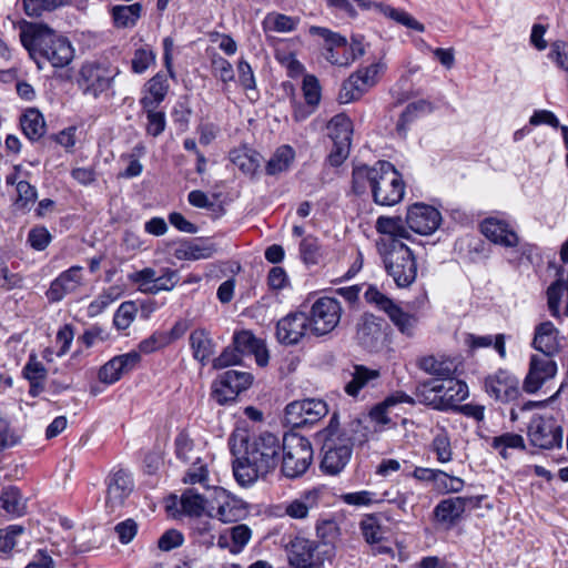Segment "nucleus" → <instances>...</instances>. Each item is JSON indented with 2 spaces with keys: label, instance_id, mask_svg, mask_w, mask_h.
Masks as SVG:
<instances>
[{
  "label": "nucleus",
  "instance_id": "9b49d317",
  "mask_svg": "<svg viewBox=\"0 0 568 568\" xmlns=\"http://www.w3.org/2000/svg\"><path fill=\"white\" fill-rule=\"evenodd\" d=\"M118 74V69H111L97 62H87L80 69L78 85L84 95L97 99L111 89Z\"/></svg>",
  "mask_w": 568,
  "mask_h": 568
},
{
  "label": "nucleus",
  "instance_id": "69168bd1",
  "mask_svg": "<svg viewBox=\"0 0 568 568\" xmlns=\"http://www.w3.org/2000/svg\"><path fill=\"white\" fill-rule=\"evenodd\" d=\"M425 102L420 101L417 103H410L405 108L396 124V132L399 136H406L407 125L416 118L417 111L423 110Z\"/></svg>",
  "mask_w": 568,
  "mask_h": 568
},
{
  "label": "nucleus",
  "instance_id": "13d9d810",
  "mask_svg": "<svg viewBox=\"0 0 568 568\" xmlns=\"http://www.w3.org/2000/svg\"><path fill=\"white\" fill-rule=\"evenodd\" d=\"M70 0H23L24 11L29 17H38L43 11L53 10Z\"/></svg>",
  "mask_w": 568,
  "mask_h": 568
},
{
  "label": "nucleus",
  "instance_id": "9d476101",
  "mask_svg": "<svg viewBox=\"0 0 568 568\" xmlns=\"http://www.w3.org/2000/svg\"><path fill=\"white\" fill-rule=\"evenodd\" d=\"M130 282L136 285L143 294L156 295L160 292H171L179 283L180 275L176 270L162 267H144L128 275Z\"/></svg>",
  "mask_w": 568,
  "mask_h": 568
},
{
  "label": "nucleus",
  "instance_id": "f8f14e48",
  "mask_svg": "<svg viewBox=\"0 0 568 568\" xmlns=\"http://www.w3.org/2000/svg\"><path fill=\"white\" fill-rule=\"evenodd\" d=\"M327 131L333 141L328 162L333 166H339L349 155L353 123L346 114L339 113L329 120Z\"/></svg>",
  "mask_w": 568,
  "mask_h": 568
},
{
  "label": "nucleus",
  "instance_id": "f704fd0d",
  "mask_svg": "<svg viewBox=\"0 0 568 568\" xmlns=\"http://www.w3.org/2000/svg\"><path fill=\"white\" fill-rule=\"evenodd\" d=\"M20 125L30 141H38L45 133L43 115L37 109H28L20 118Z\"/></svg>",
  "mask_w": 568,
  "mask_h": 568
},
{
  "label": "nucleus",
  "instance_id": "423d86ee",
  "mask_svg": "<svg viewBox=\"0 0 568 568\" xmlns=\"http://www.w3.org/2000/svg\"><path fill=\"white\" fill-rule=\"evenodd\" d=\"M310 33L324 40L323 55L333 65L348 67L364 54L361 41L353 39L349 43L344 36L327 28L313 26Z\"/></svg>",
  "mask_w": 568,
  "mask_h": 568
},
{
  "label": "nucleus",
  "instance_id": "c03bdc74",
  "mask_svg": "<svg viewBox=\"0 0 568 568\" xmlns=\"http://www.w3.org/2000/svg\"><path fill=\"white\" fill-rule=\"evenodd\" d=\"M381 325L373 315H364L357 325V338L365 346H372L381 335Z\"/></svg>",
  "mask_w": 568,
  "mask_h": 568
},
{
  "label": "nucleus",
  "instance_id": "6ab92c4d",
  "mask_svg": "<svg viewBox=\"0 0 568 568\" xmlns=\"http://www.w3.org/2000/svg\"><path fill=\"white\" fill-rule=\"evenodd\" d=\"M480 501L481 497L477 496H458L443 499L434 508V518L442 525L453 527L462 519L468 506L478 507Z\"/></svg>",
  "mask_w": 568,
  "mask_h": 568
},
{
  "label": "nucleus",
  "instance_id": "4be33fe9",
  "mask_svg": "<svg viewBox=\"0 0 568 568\" xmlns=\"http://www.w3.org/2000/svg\"><path fill=\"white\" fill-rule=\"evenodd\" d=\"M552 357L546 354L532 355L530 357L529 371L523 385L527 393H536L546 381L556 375L557 364Z\"/></svg>",
  "mask_w": 568,
  "mask_h": 568
},
{
  "label": "nucleus",
  "instance_id": "8fccbe9b",
  "mask_svg": "<svg viewBox=\"0 0 568 568\" xmlns=\"http://www.w3.org/2000/svg\"><path fill=\"white\" fill-rule=\"evenodd\" d=\"M181 506L185 514L191 516H200L205 507H209V500L194 489H186L181 496Z\"/></svg>",
  "mask_w": 568,
  "mask_h": 568
},
{
  "label": "nucleus",
  "instance_id": "7ed1b4c3",
  "mask_svg": "<svg viewBox=\"0 0 568 568\" xmlns=\"http://www.w3.org/2000/svg\"><path fill=\"white\" fill-rule=\"evenodd\" d=\"M377 251L387 274L398 287L410 286L417 276V263L413 251L402 241H377Z\"/></svg>",
  "mask_w": 568,
  "mask_h": 568
},
{
  "label": "nucleus",
  "instance_id": "49530a36",
  "mask_svg": "<svg viewBox=\"0 0 568 568\" xmlns=\"http://www.w3.org/2000/svg\"><path fill=\"white\" fill-rule=\"evenodd\" d=\"M465 341L471 348L489 347V346L494 345V348L497 351L499 356L501 358L506 357L505 335L504 334H497L496 336H491V335L478 336L475 334H467Z\"/></svg>",
  "mask_w": 568,
  "mask_h": 568
},
{
  "label": "nucleus",
  "instance_id": "aec40b11",
  "mask_svg": "<svg viewBox=\"0 0 568 568\" xmlns=\"http://www.w3.org/2000/svg\"><path fill=\"white\" fill-rule=\"evenodd\" d=\"M106 495L105 508L114 513L124 505L125 499L133 490V480L123 469L112 471L105 479Z\"/></svg>",
  "mask_w": 568,
  "mask_h": 568
},
{
  "label": "nucleus",
  "instance_id": "a18cd8bd",
  "mask_svg": "<svg viewBox=\"0 0 568 568\" xmlns=\"http://www.w3.org/2000/svg\"><path fill=\"white\" fill-rule=\"evenodd\" d=\"M214 248L211 245H202L195 242H189L181 245L175 251L178 260L197 261L212 257Z\"/></svg>",
  "mask_w": 568,
  "mask_h": 568
},
{
  "label": "nucleus",
  "instance_id": "37998d69",
  "mask_svg": "<svg viewBox=\"0 0 568 568\" xmlns=\"http://www.w3.org/2000/svg\"><path fill=\"white\" fill-rule=\"evenodd\" d=\"M361 530L366 542L371 545L381 544L385 535L381 515H366L361 521Z\"/></svg>",
  "mask_w": 568,
  "mask_h": 568
},
{
  "label": "nucleus",
  "instance_id": "58836bf2",
  "mask_svg": "<svg viewBox=\"0 0 568 568\" xmlns=\"http://www.w3.org/2000/svg\"><path fill=\"white\" fill-rule=\"evenodd\" d=\"M300 23V18L291 17L278 12L267 13L263 20V28L265 31L274 32H292Z\"/></svg>",
  "mask_w": 568,
  "mask_h": 568
},
{
  "label": "nucleus",
  "instance_id": "c756f323",
  "mask_svg": "<svg viewBox=\"0 0 568 568\" xmlns=\"http://www.w3.org/2000/svg\"><path fill=\"white\" fill-rule=\"evenodd\" d=\"M233 345L243 354H253L260 366H265L268 362V353L264 343L256 338L251 332L242 331L236 333L233 338Z\"/></svg>",
  "mask_w": 568,
  "mask_h": 568
},
{
  "label": "nucleus",
  "instance_id": "39448f33",
  "mask_svg": "<svg viewBox=\"0 0 568 568\" xmlns=\"http://www.w3.org/2000/svg\"><path fill=\"white\" fill-rule=\"evenodd\" d=\"M333 422L334 418L331 419L328 427L325 429L326 435L321 460V470L332 476L339 474L346 467L353 452L352 438L341 433Z\"/></svg>",
  "mask_w": 568,
  "mask_h": 568
},
{
  "label": "nucleus",
  "instance_id": "052dcab7",
  "mask_svg": "<svg viewBox=\"0 0 568 568\" xmlns=\"http://www.w3.org/2000/svg\"><path fill=\"white\" fill-rule=\"evenodd\" d=\"M136 306L133 302H124L116 310L113 323L119 329H126L134 321Z\"/></svg>",
  "mask_w": 568,
  "mask_h": 568
},
{
  "label": "nucleus",
  "instance_id": "393cba45",
  "mask_svg": "<svg viewBox=\"0 0 568 568\" xmlns=\"http://www.w3.org/2000/svg\"><path fill=\"white\" fill-rule=\"evenodd\" d=\"M310 318L303 312L290 313L277 322L276 337L280 343L295 345L310 328Z\"/></svg>",
  "mask_w": 568,
  "mask_h": 568
},
{
  "label": "nucleus",
  "instance_id": "4c0bfd02",
  "mask_svg": "<svg viewBox=\"0 0 568 568\" xmlns=\"http://www.w3.org/2000/svg\"><path fill=\"white\" fill-rule=\"evenodd\" d=\"M0 508L11 516H21L26 511V503L17 487L9 486L0 495Z\"/></svg>",
  "mask_w": 568,
  "mask_h": 568
},
{
  "label": "nucleus",
  "instance_id": "603ef678",
  "mask_svg": "<svg viewBox=\"0 0 568 568\" xmlns=\"http://www.w3.org/2000/svg\"><path fill=\"white\" fill-rule=\"evenodd\" d=\"M390 321L394 325L403 333L408 336H412L414 333V328L417 323V318L414 315L405 313L397 305H393L387 312Z\"/></svg>",
  "mask_w": 568,
  "mask_h": 568
},
{
  "label": "nucleus",
  "instance_id": "a211bd4d",
  "mask_svg": "<svg viewBox=\"0 0 568 568\" xmlns=\"http://www.w3.org/2000/svg\"><path fill=\"white\" fill-rule=\"evenodd\" d=\"M209 510L222 523H236L246 513L244 503L229 494L225 489L215 487L209 499Z\"/></svg>",
  "mask_w": 568,
  "mask_h": 568
},
{
  "label": "nucleus",
  "instance_id": "0e129e2a",
  "mask_svg": "<svg viewBox=\"0 0 568 568\" xmlns=\"http://www.w3.org/2000/svg\"><path fill=\"white\" fill-rule=\"evenodd\" d=\"M303 93L308 105L315 106L321 100V87L315 75L306 74L303 79Z\"/></svg>",
  "mask_w": 568,
  "mask_h": 568
},
{
  "label": "nucleus",
  "instance_id": "20e7f679",
  "mask_svg": "<svg viewBox=\"0 0 568 568\" xmlns=\"http://www.w3.org/2000/svg\"><path fill=\"white\" fill-rule=\"evenodd\" d=\"M415 395L419 403L432 406L434 409H456L458 404L468 397V386L453 375L443 382L426 381L420 383L416 387Z\"/></svg>",
  "mask_w": 568,
  "mask_h": 568
},
{
  "label": "nucleus",
  "instance_id": "412c9836",
  "mask_svg": "<svg viewBox=\"0 0 568 568\" xmlns=\"http://www.w3.org/2000/svg\"><path fill=\"white\" fill-rule=\"evenodd\" d=\"M405 220L407 227L413 232L429 235L440 225L442 215L430 205L416 203L408 209Z\"/></svg>",
  "mask_w": 568,
  "mask_h": 568
},
{
  "label": "nucleus",
  "instance_id": "2f4dec72",
  "mask_svg": "<svg viewBox=\"0 0 568 568\" xmlns=\"http://www.w3.org/2000/svg\"><path fill=\"white\" fill-rule=\"evenodd\" d=\"M320 500V490L312 489L304 491L297 498L285 505V514L293 519H304L308 511L317 507Z\"/></svg>",
  "mask_w": 568,
  "mask_h": 568
},
{
  "label": "nucleus",
  "instance_id": "338daca9",
  "mask_svg": "<svg viewBox=\"0 0 568 568\" xmlns=\"http://www.w3.org/2000/svg\"><path fill=\"white\" fill-rule=\"evenodd\" d=\"M170 345V338L163 332H155L139 344L142 353L150 354Z\"/></svg>",
  "mask_w": 568,
  "mask_h": 568
},
{
  "label": "nucleus",
  "instance_id": "774afa93",
  "mask_svg": "<svg viewBox=\"0 0 568 568\" xmlns=\"http://www.w3.org/2000/svg\"><path fill=\"white\" fill-rule=\"evenodd\" d=\"M558 68L568 72V43L565 41H556L551 44L548 53Z\"/></svg>",
  "mask_w": 568,
  "mask_h": 568
},
{
  "label": "nucleus",
  "instance_id": "c85d7f7f",
  "mask_svg": "<svg viewBox=\"0 0 568 568\" xmlns=\"http://www.w3.org/2000/svg\"><path fill=\"white\" fill-rule=\"evenodd\" d=\"M417 366L428 375L436 378L434 381L443 382L445 378L455 375L457 365L454 359L444 356L427 355L417 361Z\"/></svg>",
  "mask_w": 568,
  "mask_h": 568
},
{
  "label": "nucleus",
  "instance_id": "a878e982",
  "mask_svg": "<svg viewBox=\"0 0 568 568\" xmlns=\"http://www.w3.org/2000/svg\"><path fill=\"white\" fill-rule=\"evenodd\" d=\"M141 357L138 352L119 355L105 363L99 371V379L104 384L118 382L124 374L131 372L139 364Z\"/></svg>",
  "mask_w": 568,
  "mask_h": 568
},
{
  "label": "nucleus",
  "instance_id": "4468645a",
  "mask_svg": "<svg viewBox=\"0 0 568 568\" xmlns=\"http://www.w3.org/2000/svg\"><path fill=\"white\" fill-rule=\"evenodd\" d=\"M527 436L530 444L541 449H555L562 445V429L550 415H536L531 418Z\"/></svg>",
  "mask_w": 568,
  "mask_h": 568
},
{
  "label": "nucleus",
  "instance_id": "a19ab883",
  "mask_svg": "<svg viewBox=\"0 0 568 568\" xmlns=\"http://www.w3.org/2000/svg\"><path fill=\"white\" fill-rule=\"evenodd\" d=\"M430 450L436 455L437 462L447 464L453 460V447L448 432L445 428L438 429L430 443Z\"/></svg>",
  "mask_w": 568,
  "mask_h": 568
},
{
  "label": "nucleus",
  "instance_id": "79ce46f5",
  "mask_svg": "<svg viewBox=\"0 0 568 568\" xmlns=\"http://www.w3.org/2000/svg\"><path fill=\"white\" fill-rule=\"evenodd\" d=\"M141 11L142 7L140 3L115 6L112 8L113 22L118 28L133 27L141 17Z\"/></svg>",
  "mask_w": 568,
  "mask_h": 568
},
{
  "label": "nucleus",
  "instance_id": "f257e3e1",
  "mask_svg": "<svg viewBox=\"0 0 568 568\" xmlns=\"http://www.w3.org/2000/svg\"><path fill=\"white\" fill-rule=\"evenodd\" d=\"M281 442L272 433H262L245 442V452L233 463V473L237 483L250 486L260 477L275 469L278 462Z\"/></svg>",
  "mask_w": 568,
  "mask_h": 568
},
{
  "label": "nucleus",
  "instance_id": "ea45409f",
  "mask_svg": "<svg viewBox=\"0 0 568 568\" xmlns=\"http://www.w3.org/2000/svg\"><path fill=\"white\" fill-rule=\"evenodd\" d=\"M295 158V151L290 145L280 146L266 163V173L275 175L286 171Z\"/></svg>",
  "mask_w": 568,
  "mask_h": 568
},
{
  "label": "nucleus",
  "instance_id": "e433bc0d",
  "mask_svg": "<svg viewBox=\"0 0 568 568\" xmlns=\"http://www.w3.org/2000/svg\"><path fill=\"white\" fill-rule=\"evenodd\" d=\"M379 173V161L373 166L361 165L353 170V190L356 194H362L367 187L372 190L374 181Z\"/></svg>",
  "mask_w": 568,
  "mask_h": 568
},
{
  "label": "nucleus",
  "instance_id": "0eeeda50",
  "mask_svg": "<svg viewBox=\"0 0 568 568\" xmlns=\"http://www.w3.org/2000/svg\"><path fill=\"white\" fill-rule=\"evenodd\" d=\"M283 450L282 473L290 478L303 475L313 460L310 440L297 434L285 435L281 444Z\"/></svg>",
  "mask_w": 568,
  "mask_h": 568
},
{
  "label": "nucleus",
  "instance_id": "473e14b6",
  "mask_svg": "<svg viewBox=\"0 0 568 568\" xmlns=\"http://www.w3.org/2000/svg\"><path fill=\"white\" fill-rule=\"evenodd\" d=\"M193 357L202 365L206 364L214 354V343L210 333L204 328L194 329L189 337Z\"/></svg>",
  "mask_w": 568,
  "mask_h": 568
},
{
  "label": "nucleus",
  "instance_id": "1a4fd4ad",
  "mask_svg": "<svg viewBox=\"0 0 568 568\" xmlns=\"http://www.w3.org/2000/svg\"><path fill=\"white\" fill-rule=\"evenodd\" d=\"M333 556V548L323 542L296 537L291 542L288 562L292 568H321Z\"/></svg>",
  "mask_w": 568,
  "mask_h": 568
},
{
  "label": "nucleus",
  "instance_id": "bb28decb",
  "mask_svg": "<svg viewBox=\"0 0 568 568\" xmlns=\"http://www.w3.org/2000/svg\"><path fill=\"white\" fill-rule=\"evenodd\" d=\"M481 233L493 243L505 247H516L519 243L518 235L509 224L497 217H487L480 224Z\"/></svg>",
  "mask_w": 568,
  "mask_h": 568
},
{
  "label": "nucleus",
  "instance_id": "de8ad7c7",
  "mask_svg": "<svg viewBox=\"0 0 568 568\" xmlns=\"http://www.w3.org/2000/svg\"><path fill=\"white\" fill-rule=\"evenodd\" d=\"M378 376L377 371L368 369L362 365L355 366L352 379L346 383L345 392L349 396H356L358 392L368 383Z\"/></svg>",
  "mask_w": 568,
  "mask_h": 568
},
{
  "label": "nucleus",
  "instance_id": "2eb2a0df",
  "mask_svg": "<svg viewBox=\"0 0 568 568\" xmlns=\"http://www.w3.org/2000/svg\"><path fill=\"white\" fill-rule=\"evenodd\" d=\"M341 312V304L335 298H318L311 308L310 331L316 336L331 333L339 323Z\"/></svg>",
  "mask_w": 568,
  "mask_h": 568
},
{
  "label": "nucleus",
  "instance_id": "b1692460",
  "mask_svg": "<svg viewBox=\"0 0 568 568\" xmlns=\"http://www.w3.org/2000/svg\"><path fill=\"white\" fill-rule=\"evenodd\" d=\"M486 393L497 400L509 402L519 394V381L506 369H498L485 378Z\"/></svg>",
  "mask_w": 568,
  "mask_h": 568
},
{
  "label": "nucleus",
  "instance_id": "680f3d73",
  "mask_svg": "<svg viewBox=\"0 0 568 568\" xmlns=\"http://www.w3.org/2000/svg\"><path fill=\"white\" fill-rule=\"evenodd\" d=\"M24 532L20 525H11L0 529V552L9 554L17 546V537Z\"/></svg>",
  "mask_w": 568,
  "mask_h": 568
},
{
  "label": "nucleus",
  "instance_id": "3c124183",
  "mask_svg": "<svg viewBox=\"0 0 568 568\" xmlns=\"http://www.w3.org/2000/svg\"><path fill=\"white\" fill-rule=\"evenodd\" d=\"M376 8H378L385 17L407 27L408 29H413L418 32H423L425 29L420 22L404 10L383 4H376Z\"/></svg>",
  "mask_w": 568,
  "mask_h": 568
},
{
  "label": "nucleus",
  "instance_id": "6e6552de",
  "mask_svg": "<svg viewBox=\"0 0 568 568\" xmlns=\"http://www.w3.org/2000/svg\"><path fill=\"white\" fill-rule=\"evenodd\" d=\"M371 191L376 204L393 206L403 200L405 183L390 162L379 161V173Z\"/></svg>",
  "mask_w": 568,
  "mask_h": 568
},
{
  "label": "nucleus",
  "instance_id": "ddd939ff",
  "mask_svg": "<svg viewBox=\"0 0 568 568\" xmlns=\"http://www.w3.org/2000/svg\"><path fill=\"white\" fill-rule=\"evenodd\" d=\"M384 69L385 64L383 62H375L368 67L361 68L351 74L349 78L343 83L338 93L339 102L349 103L352 101L358 100L366 91H368L377 83Z\"/></svg>",
  "mask_w": 568,
  "mask_h": 568
},
{
  "label": "nucleus",
  "instance_id": "c9c22d12",
  "mask_svg": "<svg viewBox=\"0 0 568 568\" xmlns=\"http://www.w3.org/2000/svg\"><path fill=\"white\" fill-rule=\"evenodd\" d=\"M231 161L244 173L253 176L261 166V155L245 149H236L230 153Z\"/></svg>",
  "mask_w": 568,
  "mask_h": 568
},
{
  "label": "nucleus",
  "instance_id": "cd10ccee",
  "mask_svg": "<svg viewBox=\"0 0 568 568\" xmlns=\"http://www.w3.org/2000/svg\"><path fill=\"white\" fill-rule=\"evenodd\" d=\"M559 332L551 322H544L535 329L532 347L541 354L555 356L560 349Z\"/></svg>",
  "mask_w": 568,
  "mask_h": 568
},
{
  "label": "nucleus",
  "instance_id": "4d7b16f0",
  "mask_svg": "<svg viewBox=\"0 0 568 568\" xmlns=\"http://www.w3.org/2000/svg\"><path fill=\"white\" fill-rule=\"evenodd\" d=\"M300 254L307 265H315L320 261V244L316 237L305 236L300 243Z\"/></svg>",
  "mask_w": 568,
  "mask_h": 568
},
{
  "label": "nucleus",
  "instance_id": "dca6fc26",
  "mask_svg": "<svg viewBox=\"0 0 568 568\" xmlns=\"http://www.w3.org/2000/svg\"><path fill=\"white\" fill-rule=\"evenodd\" d=\"M253 382L248 372L230 369L219 376L212 385V397L220 405L233 402L237 395L246 390Z\"/></svg>",
  "mask_w": 568,
  "mask_h": 568
},
{
  "label": "nucleus",
  "instance_id": "f3484780",
  "mask_svg": "<svg viewBox=\"0 0 568 568\" xmlns=\"http://www.w3.org/2000/svg\"><path fill=\"white\" fill-rule=\"evenodd\" d=\"M327 413V404L322 399L294 400L285 407V420L292 427H304L317 423Z\"/></svg>",
  "mask_w": 568,
  "mask_h": 568
},
{
  "label": "nucleus",
  "instance_id": "6e6d98bb",
  "mask_svg": "<svg viewBox=\"0 0 568 568\" xmlns=\"http://www.w3.org/2000/svg\"><path fill=\"white\" fill-rule=\"evenodd\" d=\"M120 297L119 288L115 286L100 293L89 305L88 313L90 316L101 314L109 305Z\"/></svg>",
  "mask_w": 568,
  "mask_h": 568
},
{
  "label": "nucleus",
  "instance_id": "e2e57ef3",
  "mask_svg": "<svg viewBox=\"0 0 568 568\" xmlns=\"http://www.w3.org/2000/svg\"><path fill=\"white\" fill-rule=\"evenodd\" d=\"M155 61V53L150 48H140L135 50L132 59V71L134 73H143Z\"/></svg>",
  "mask_w": 568,
  "mask_h": 568
},
{
  "label": "nucleus",
  "instance_id": "7c9ffc66",
  "mask_svg": "<svg viewBox=\"0 0 568 568\" xmlns=\"http://www.w3.org/2000/svg\"><path fill=\"white\" fill-rule=\"evenodd\" d=\"M169 89L168 75L156 73L145 84V94L140 100L142 108H158L165 99Z\"/></svg>",
  "mask_w": 568,
  "mask_h": 568
},
{
  "label": "nucleus",
  "instance_id": "72a5a7b5",
  "mask_svg": "<svg viewBox=\"0 0 568 568\" xmlns=\"http://www.w3.org/2000/svg\"><path fill=\"white\" fill-rule=\"evenodd\" d=\"M375 227L379 234L388 236L379 239L378 241H400V239H409L408 231L400 216H379Z\"/></svg>",
  "mask_w": 568,
  "mask_h": 568
},
{
  "label": "nucleus",
  "instance_id": "864d4df0",
  "mask_svg": "<svg viewBox=\"0 0 568 568\" xmlns=\"http://www.w3.org/2000/svg\"><path fill=\"white\" fill-rule=\"evenodd\" d=\"M23 376L30 382L31 389L42 387V383L47 377V369L44 365L37 359L36 355H30L23 368Z\"/></svg>",
  "mask_w": 568,
  "mask_h": 568
},
{
  "label": "nucleus",
  "instance_id": "bf43d9fd",
  "mask_svg": "<svg viewBox=\"0 0 568 568\" xmlns=\"http://www.w3.org/2000/svg\"><path fill=\"white\" fill-rule=\"evenodd\" d=\"M146 113V132L152 136H159L165 130V114L158 108H142Z\"/></svg>",
  "mask_w": 568,
  "mask_h": 568
},
{
  "label": "nucleus",
  "instance_id": "f03ea898",
  "mask_svg": "<svg viewBox=\"0 0 568 568\" xmlns=\"http://www.w3.org/2000/svg\"><path fill=\"white\" fill-rule=\"evenodd\" d=\"M20 39L39 69H43L44 62H49L53 68H64L74 58V49L70 41L58 36L45 24H27L21 30Z\"/></svg>",
  "mask_w": 568,
  "mask_h": 568
},
{
  "label": "nucleus",
  "instance_id": "5fc2aeb1",
  "mask_svg": "<svg viewBox=\"0 0 568 568\" xmlns=\"http://www.w3.org/2000/svg\"><path fill=\"white\" fill-rule=\"evenodd\" d=\"M491 447L497 449L503 458H507V449L514 448V449H524L525 448V442L524 437L518 434L514 433H505L500 436L494 437L491 442Z\"/></svg>",
  "mask_w": 568,
  "mask_h": 568
},
{
  "label": "nucleus",
  "instance_id": "5701e85b",
  "mask_svg": "<svg viewBox=\"0 0 568 568\" xmlns=\"http://www.w3.org/2000/svg\"><path fill=\"white\" fill-rule=\"evenodd\" d=\"M83 284V267L79 265L71 266L51 282L47 291V297L50 302H60L67 295L77 293Z\"/></svg>",
  "mask_w": 568,
  "mask_h": 568
},
{
  "label": "nucleus",
  "instance_id": "09e8293b",
  "mask_svg": "<svg viewBox=\"0 0 568 568\" xmlns=\"http://www.w3.org/2000/svg\"><path fill=\"white\" fill-rule=\"evenodd\" d=\"M36 200V187L27 181H19L17 183V197L13 202L14 210L24 213L31 209Z\"/></svg>",
  "mask_w": 568,
  "mask_h": 568
}]
</instances>
